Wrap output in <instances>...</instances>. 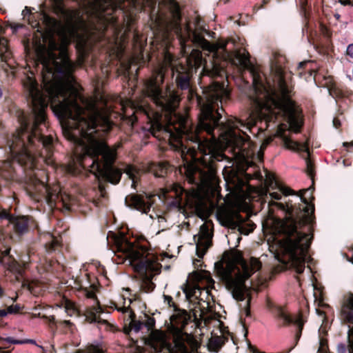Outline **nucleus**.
Returning <instances> with one entry per match:
<instances>
[{
    "label": "nucleus",
    "mask_w": 353,
    "mask_h": 353,
    "mask_svg": "<svg viewBox=\"0 0 353 353\" xmlns=\"http://www.w3.org/2000/svg\"><path fill=\"white\" fill-rule=\"evenodd\" d=\"M28 290L34 293V283H30L28 284Z\"/></svg>",
    "instance_id": "nucleus-41"
},
{
    "label": "nucleus",
    "mask_w": 353,
    "mask_h": 353,
    "mask_svg": "<svg viewBox=\"0 0 353 353\" xmlns=\"http://www.w3.org/2000/svg\"><path fill=\"white\" fill-rule=\"evenodd\" d=\"M41 174L44 175L45 172L39 171L38 173H34V175L30 179V185L32 188V192L38 194V199H44L51 208L55 206L57 202H60L65 208H68L70 201V195L61 192L59 184L47 185L45 180L47 179V177L41 179L39 177Z\"/></svg>",
    "instance_id": "nucleus-9"
},
{
    "label": "nucleus",
    "mask_w": 353,
    "mask_h": 353,
    "mask_svg": "<svg viewBox=\"0 0 353 353\" xmlns=\"http://www.w3.org/2000/svg\"><path fill=\"white\" fill-rule=\"evenodd\" d=\"M150 343L156 353H170V343L165 339L164 333L159 331H152L150 335Z\"/></svg>",
    "instance_id": "nucleus-16"
},
{
    "label": "nucleus",
    "mask_w": 353,
    "mask_h": 353,
    "mask_svg": "<svg viewBox=\"0 0 353 353\" xmlns=\"http://www.w3.org/2000/svg\"><path fill=\"white\" fill-rule=\"evenodd\" d=\"M137 38H138V34L137 33H134V40H137Z\"/></svg>",
    "instance_id": "nucleus-48"
},
{
    "label": "nucleus",
    "mask_w": 353,
    "mask_h": 353,
    "mask_svg": "<svg viewBox=\"0 0 353 353\" xmlns=\"http://www.w3.org/2000/svg\"><path fill=\"white\" fill-rule=\"evenodd\" d=\"M58 244V241L56 240H54L52 243L51 248L53 249Z\"/></svg>",
    "instance_id": "nucleus-45"
},
{
    "label": "nucleus",
    "mask_w": 353,
    "mask_h": 353,
    "mask_svg": "<svg viewBox=\"0 0 353 353\" xmlns=\"http://www.w3.org/2000/svg\"><path fill=\"white\" fill-rule=\"evenodd\" d=\"M216 216L221 225L233 229L238 228L243 234H248L255 228L254 223H246L238 212L227 208H219L216 212Z\"/></svg>",
    "instance_id": "nucleus-11"
},
{
    "label": "nucleus",
    "mask_w": 353,
    "mask_h": 353,
    "mask_svg": "<svg viewBox=\"0 0 353 353\" xmlns=\"http://www.w3.org/2000/svg\"><path fill=\"white\" fill-rule=\"evenodd\" d=\"M125 172L132 180L133 183H134L137 174H138L137 170L132 165H128L125 169Z\"/></svg>",
    "instance_id": "nucleus-27"
},
{
    "label": "nucleus",
    "mask_w": 353,
    "mask_h": 353,
    "mask_svg": "<svg viewBox=\"0 0 353 353\" xmlns=\"http://www.w3.org/2000/svg\"><path fill=\"white\" fill-rule=\"evenodd\" d=\"M261 265L259 259L252 256L244 259L241 252H236L225 265L216 263L215 268L227 288L232 291L234 298L243 301L246 292L245 281L259 271Z\"/></svg>",
    "instance_id": "nucleus-7"
},
{
    "label": "nucleus",
    "mask_w": 353,
    "mask_h": 353,
    "mask_svg": "<svg viewBox=\"0 0 353 353\" xmlns=\"http://www.w3.org/2000/svg\"><path fill=\"white\" fill-rule=\"evenodd\" d=\"M349 336L350 338L349 353H353V328L349 330Z\"/></svg>",
    "instance_id": "nucleus-34"
},
{
    "label": "nucleus",
    "mask_w": 353,
    "mask_h": 353,
    "mask_svg": "<svg viewBox=\"0 0 353 353\" xmlns=\"http://www.w3.org/2000/svg\"><path fill=\"white\" fill-rule=\"evenodd\" d=\"M327 345L326 340L321 339L320 346L318 350V353H327Z\"/></svg>",
    "instance_id": "nucleus-29"
},
{
    "label": "nucleus",
    "mask_w": 353,
    "mask_h": 353,
    "mask_svg": "<svg viewBox=\"0 0 353 353\" xmlns=\"http://www.w3.org/2000/svg\"><path fill=\"white\" fill-rule=\"evenodd\" d=\"M249 314H250V310H249V309H248V310H246V315H247V316H248V315H249Z\"/></svg>",
    "instance_id": "nucleus-50"
},
{
    "label": "nucleus",
    "mask_w": 353,
    "mask_h": 353,
    "mask_svg": "<svg viewBox=\"0 0 353 353\" xmlns=\"http://www.w3.org/2000/svg\"><path fill=\"white\" fill-rule=\"evenodd\" d=\"M341 312L343 319L350 324L353 325V294H350L346 298Z\"/></svg>",
    "instance_id": "nucleus-22"
},
{
    "label": "nucleus",
    "mask_w": 353,
    "mask_h": 353,
    "mask_svg": "<svg viewBox=\"0 0 353 353\" xmlns=\"http://www.w3.org/2000/svg\"><path fill=\"white\" fill-rule=\"evenodd\" d=\"M64 323H65V324H70V321H64Z\"/></svg>",
    "instance_id": "nucleus-52"
},
{
    "label": "nucleus",
    "mask_w": 353,
    "mask_h": 353,
    "mask_svg": "<svg viewBox=\"0 0 353 353\" xmlns=\"http://www.w3.org/2000/svg\"><path fill=\"white\" fill-rule=\"evenodd\" d=\"M320 31H321V34L327 39H329L331 37V33H330L329 29L326 26H325L323 25H321Z\"/></svg>",
    "instance_id": "nucleus-31"
},
{
    "label": "nucleus",
    "mask_w": 353,
    "mask_h": 353,
    "mask_svg": "<svg viewBox=\"0 0 353 353\" xmlns=\"http://www.w3.org/2000/svg\"><path fill=\"white\" fill-rule=\"evenodd\" d=\"M271 70L272 83L263 74L251 69L253 110L246 120L230 117L221 123L218 139L212 132L188 148L179 170L190 183L196 185V189L185 192L180 185L174 183L161 190L160 198L173 206H189L196 211L207 208L219 193L216 163L226 159L223 150L227 148L243 161L256 158L261 161L264 150L276 136L282 138L287 148L309 156L307 143L294 141L285 134L287 130L297 133L301 128L290 99L285 68L274 63Z\"/></svg>",
    "instance_id": "nucleus-2"
},
{
    "label": "nucleus",
    "mask_w": 353,
    "mask_h": 353,
    "mask_svg": "<svg viewBox=\"0 0 353 353\" xmlns=\"http://www.w3.org/2000/svg\"><path fill=\"white\" fill-rule=\"evenodd\" d=\"M113 261L117 264L126 263L142 279L141 287L146 292L154 290L152 280L161 272V264L158 256L149 248L143 237L128 239L122 236L115 239Z\"/></svg>",
    "instance_id": "nucleus-5"
},
{
    "label": "nucleus",
    "mask_w": 353,
    "mask_h": 353,
    "mask_svg": "<svg viewBox=\"0 0 353 353\" xmlns=\"http://www.w3.org/2000/svg\"><path fill=\"white\" fill-rule=\"evenodd\" d=\"M347 54L353 58V43L350 44L347 48Z\"/></svg>",
    "instance_id": "nucleus-37"
},
{
    "label": "nucleus",
    "mask_w": 353,
    "mask_h": 353,
    "mask_svg": "<svg viewBox=\"0 0 353 353\" xmlns=\"http://www.w3.org/2000/svg\"><path fill=\"white\" fill-rule=\"evenodd\" d=\"M192 279L193 283H188L183 290L187 299L209 303L212 299L210 290L214 285L210 273L205 270L196 271L192 274Z\"/></svg>",
    "instance_id": "nucleus-10"
},
{
    "label": "nucleus",
    "mask_w": 353,
    "mask_h": 353,
    "mask_svg": "<svg viewBox=\"0 0 353 353\" xmlns=\"http://www.w3.org/2000/svg\"><path fill=\"white\" fill-rule=\"evenodd\" d=\"M243 185H244V182L242 180H240L238 185H236V188L241 189Z\"/></svg>",
    "instance_id": "nucleus-42"
},
{
    "label": "nucleus",
    "mask_w": 353,
    "mask_h": 353,
    "mask_svg": "<svg viewBox=\"0 0 353 353\" xmlns=\"http://www.w3.org/2000/svg\"><path fill=\"white\" fill-rule=\"evenodd\" d=\"M333 123H334V125L336 128H338L339 127V125H340V121H339V119H336V118H335V119H334V120H333Z\"/></svg>",
    "instance_id": "nucleus-40"
},
{
    "label": "nucleus",
    "mask_w": 353,
    "mask_h": 353,
    "mask_svg": "<svg viewBox=\"0 0 353 353\" xmlns=\"http://www.w3.org/2000/svg\"><path fill=\"white\" fill-rule=\"evenodd\" d=\"M190 318L187 311L177 308H174V312L170 316L168 329L172 335L175 347L181 353H192L197 347V343L194 337L184 331Z\"/></svg>",
    "instance_id": "nucleus-8"
},
{
    "label": "nucleus",
    "mask_w": 353,
    "mask_h": 353,
    "mask_svg": "<svg viewBox=\"0 0 353 353\" xmlns=\"http://www.w3.org/2000/svg\"><path fill=\"white\" fill-rule=\"evenodd\" d=\"M2 353H10V352L9 351H3V350H2Z\"/></svg>",
    "instance_id": "nucleus-53"
},
{
    "label": "nucleus",
    "mask_w": 353,
    "mask_h": 353,
    "mask_svg": "<svg viewBox=\"0 0 353 353\" xmlns=\"http://www.w3.org/2000/svg\"><path fill=\"white\" fill-rule=\"evenodd\" d=\"M349 145V143H344V145H345V146H346V145Z\"/></svg>",
    "instance_id": "nucleus-54"
},
{
    "label": "nucleus",
    "mask_w": 353,
    "mask_h": 353,
    "mask_svg": "<svg viewBox=\"0 0 353 353\" xmlns=\"http://www.w3.org/2000/svg\"><path fill=\"white\" fill-rule=\"evenodd\" d=\"M86 296L88 298L92 299L96 302V305H94L86 310V320L90 323H97L99 325H108V321L101 317V314L103 312V311L101 307L99 305V302L97 299L95 293L94 292L89 291L88 292Z\"/></svg>",
    "instance_id": "nucleus-14"
},
{
    "label": "nucleus",
    "mask_w": 353,
    "mask_h": 353,
    "mask_svg": "<svg viewBox=\"0 0 353 353\" xmlns=\"http://www.w3.org/2000/svg\"><path fill=\"white\" fill-rule=\"evenodd\" d=\"M0 340H3V341H6L10 343H12V344H21L23 342L21 341H18V340H14V339H12V338H7V339H1L0 338Z\"/></svg>",
    "instance_id": "nucleus-36"
},
{
    "label": "nucleus",
    "mask_w": 353,
    "mask_h": 353,
    "mask_svg": "<svg viewBox=\"0 0 353 353\" xmlns=\"http://www.w3.org/2000/svg\"><path fill=\"white\" fill-rule=\"evenodd\" d=\"M1 29L2 28L0 26V34H1ZM8 42L6 38L0 37V59L11 69L12 73L14 74L16 72L14 65V61L12 59V52L8 48Z\"/></svg>",
    "instance_id": "nucleus-18"
},
{
    "label": "nucleus",
    "mask_w": 353,
    "mask_h": 353,
    "mask_svg": "<svg viewBox=\"0 0 353 353\" xmlns=\"http://www.w3.org/2000/svg\"><path fill=\"white\" fill-rule=\"evenodd\" d=\"M3 293V290L2 288L0 286V297L2 296Z\"/></svg>",
    "instance_id": "nucleus-47"
},
{
    "label": "nucleus",
    "mask_w": 353,
    "mask_h": 353,
    "mask_svg": "<svg viewBox=\"0 0 353 353\" xmlns=\"http://www.w3.org/2000/svg\"><path fill=\"white\" fill-rule=\"evenodd\" d=\"M169 10L171 14V20L169 29L172 31L180 40L181 44L186 41L192 39V42L201 47L203 50H208L212 54L209 61H204L203 71L201 75V83L204 81L205 77L214 78L221 77L225 73L226 61L218 57L220 50L225 51L227 43H212L206 40L204 37L195 31H192L188 25H186L183 30L181 26V14L179 4L174 0L169 3Z\"/></svg>",
    "instance_id": "nucleus-6"
},
{
    "label": "nucleus",
    "mask_w": 353,
    "mask_h": 353,
    "mask_svg": "<svg viewBox=\"0 0 353 353\" xmlns=\"http://www.w3.org/2000/svg\"><path fill=\"white\" fill-rule=\"evenodd\" d=\"M236 58L239 61V64L244 68H249L250 67V55L245 50L241 52L239 50L236 53Z\"/></svg>",
    "instance_id": "nucleus-25"
},
{
    "label": "nucleus",
    "mask_w": 353,
    "mask_h": 353,
    "mask_svg": "<svg viewBox=\"0 0 353 353\" xmlns=\"http://www.w3.org/2000/svg\"><path fill=\"white\" fill-rule=\"evenodd\" d=\"M8 314H9L8 307L6 309L0 310V316H5Z\"/></svg>",
    "instance_id": "nucleus-39"
},
{
    "label": "nucleus",
    "mask_w": 353,
    "mask_h": 353,
    "mask_svg": "<svg viewBox=\"0 0 353 353\" xmlns=\"http://www.w3.org/2000/svg\"><path fill=\"white\" fill-rule=\"evenodd\" d=\"M0 353H2V348L0 347Z\"/></svg>",
    "instance_id": "nucleus-56"
},
{
    "label": "nucleus",
    "mask_w": 353,
    "mask_h": 353,
    "mask_svg": "<svg viewBox=\"0 0 353 353\" xmlns=\"http://www.w3.org/2000/svg\"><path fill=\"white\" fill-rule=\"evenodd\" d=\"M14 228L18 232H24L28 228V218L25 216L17 218L14 221Z\"/></svg>",
    "instance_id": "nucleus-26"
},
{
    "label": "nucleus",
    "mask_w": 353,
    "mask_h": 353,
    "mask_svg": "<svg viewBox=\"0 0 353 353\" xmlns=\"http://www.w3.org/2000/svg\"><path fill=\"white\" fill-rule=\"evenodd\" d=\"M276 315L278 318L283 321V325H290L293 323L296 325L299 330L296 333V337L299 338L301 336L303 327L305 322L302 314L299 313L297 315L292 316L288 314V311L285 308L279 307L277 310Z\"/></svg>",
    "instance_id": "nucleus-15"
},
{
    "label": "nucleus",
    "mask_w": 353,
    "mask_h": 353,
    "mask_svg": "<svg viewBox=\"0 0 353 353\" xmlns=\"http://www.w3.org/2000/svg\"><path fill=\"white\" fill-rule=\"evenodd\" d=\"M279 192H270V201H268L269 212L273 214L276 209L282 212L285 217L279 221V231L283 238L278 241L275 257L281 263L293 268L298 274L305 270L307 252L312 239V234L302 230L307 225L310 231L314 213V206L310 205L306 199L301 198L304 203L303 208L294 206L291 202H277L282 194L289 195L292 190L287 188L279 187Z\"/></svg>",
    "instance_id": "nucleus-4"
},
{
    "label": "nucleus",
    "mask_w": 353,
    "mask_h": 353,
    "mask_svg": "<svg viewBox=\"0 0 353 353\" xmlns=\"http://www.w3.org/2000/svg\"><path fill=\"white\" fill-rule=\"evenodd\" d=\"M8 308L9 314H16L20 311L21 307L19 305H12Z\"/></svg>",
    "instance_id": "nucleus-32"
},
{
    "label": "nucleus",
    "mask_w": 353,
    "mask_h": 353,
    "mask_svg": "<svg viewBox=\"0 0 353 353\" xmlns=\"http://www.w3.org/2000/svg\"><path fill=\"white\" fill-rule=\"evenodd\" d=\"M349 261H351L353 263V258L350 259Z\"/></svg>",
    "instance_id": "nucleus-55"
},
{
    "label": "nucleus",
    "mask_w": 353,
    "mask_h": 353,
    "mask_svg": "<svg viewBox=\"0 0 353 353\" xmlns=\"http://www.w3.org/2000/svg\"><path fill=\"white\" fill-rule=\"evenodd\" d=\"M270 180L272 181V180H274V176H272V178L270 177Z\"/></svg>",
    "instance_id": "nucleus-51"
},
{
    "label": "nucleus",
    "mask_w": 353,
    "mask_h": 353,
    "mask_svg": "<svg viewBox=\"0 0 353 353\" xmlns=\"http://www.w3.org/2000/svg\"><path fill=\"white\" fill-rule=\"evenodd\" d=\"M9 252L10 249L4 251L0 250V263L4 264L9 271L16 274L18 279L19 276L22 275L23 269L14 259L8 256Z\"/></svg>",
    "instance_id": "nucleus-20"
},
{
    "label": "nucleus",
    "mask_w": 353,
    "mask_h": 353,
    "mask_svg": "<svg viewBox=\"0 0 353 353\" xmlns=\"http://www.w3.org/2000/svg\"><path fill=\"white\" fill-rule=\"evenodd\" d=\"M129 32L130 28H128V30H125L120 37L117 35L114 46L110 50V54L114 56L119 61H121L126 46L130 40Z\"/></svg>",
    "instance_id": "nucleus-17"
},
{
    "label": "nucleus",
    "mask_w": 353,
    "mask_h": 353,
    "mask_svg": "<svg viewBox=\"0 0 353 353\" xmlns=\"http://www.w3.org/2000/svg\"><path fill=\"white\" fill-rule=\"evenodd\" d=\"M116 23V20L114 17H112L110 19V23L114 24Z\"/></svg>",
    "instance_id": "nucleus-46"
},
{
    "label": "nucleus",
    "mask_w": 353,
    "mask_h": 353,
    "mask_svg": "<svg viewBox=\"0 0 353 353\" xmlns=\"http://www.w3.org/2000/svg\"><path fill=\"white\" fill-rule=\"evenodd\" d=\"M65 308L66 312L70 316H72L77 313V310H76L75 305L72 302L66 301L65 305Z\"/></svg>",
    "instance_id": "nucleus-28"
},
{
    "label": "nucleus",
    "mask_w": 353,
    "mask_h": 353,
    "mask_svg": "<svg viewBox=\"0 0 353 353\" xmlns=\"http://www.w3.org/2000/svg\"><path fill=\"white\" fill-rule=\"evenodd\" d=\"M172 55L165 52L163 62L146 80L142 96L123 105V114L133 125L146 121L144 130L159 141L168 142L180 152L181 159L189 148L196 145L219 125V103H225L230 91L224 83L213 82L203 87L205 99L190 86L193 69L203 64L201 52L193 50L186 64L172 66Z\"/></svg>",
    "instance_id": "nucleus-3"
},
{
    "label": "nucleus",
    "mask_w": 353,
    "mask_h": 353,
    "mask_svg": "<svg viewBox=\"0 0 353 353\" xmlns=\"http://www.w3.org/2000/svg\"><path fill=\"white\" fill-rule=\"evenodd\" d=\"M307 169L309 175L312 176L313 174V169L311 163L310 162L309 160L307 161Z\"/></svg>",
    "instance_id": "nucleus-38"
},
{
    "label": "nucleus",
    "mask_w": 353,
    "mask_h": 353,
    "mask_svg": "<svg viewBox=\"0 0 353 353\" xmlns=\"http://www.w3.org/2000/svg\"><path fill=\"white\" fill-rule=\"evenodd\" d=\"M45 318L48 319V321L50 322V323H53L54 321V316H50L49 317H46V316H44Z\"/></svg>",
    "instance_id": "nucleus-44"
},
{
    "label": "nucleus",
    "mask_w": 353,
    "mask_h": 353,
    "mask_svg": "<svg viewBox=\"0 0 353 353\" xmlns=\"http://www.w3.org/2000/svg\"><path fill=\"white\" fill-rule=\"evenodd\" d=\"M70 43H35L37 59L27 61L22 79L24 91L32 101V113L27 116L21 112L20 128L7 141L11 159L29 169L35 168L37 157L48 165L54 164L53 137L47 134L46 114L50 103L63 120L64 137L77 145L74 155L79 165L117 184L122 172L113 166L117 149L105 141L113 125L111 108L105 96L98 91L85 97L72 75L75 64L82 66L99 43H76L75 63L68 56Z\"/></svg>",
    "instance_id": "nucleus-1"
},
{
    "label": "nucleus",
    "mask_w": 353,
    "mask_h": 353,
    "mask_svg": "<svg viewBox=\"0 0 353 353\" xmlns=\"http://www.w3.org/2000/svg\"><path fill=\"white\" fill-rule=\"evenodd\" d=\"M302 69H304L309 74V76H314V79L316 81L317 77L321 74L320 69L317 68L316 63L312 61H305L299 63L298 70H299V76H303Z\"/></svg>",
    "instance_id": "nucleus-21"
},
{
    "label": "nucleus",
    "mask_w": 353,
    "mask_h": 353,
    "mask_svg": "<svg viewBox=\"0 0 353 353\" xmlns=\"http://www.w3.org/2000/svg\"><path fill=\"white\" fill-rule=\"evenodd\" d=\"M212 223L206 221L201 226L196 240V236H194V240L196 241V254L199 258H202L212 245Z\"/></svg>",
    "instance_id": "nucleus-12"
},
{
    "label": "nucleus",
    "mask_w": 353,
    "mask_h": 353,
    "mask_svg": "<svg viewBox=\"0 0 353 353\" xmlns=\"http://www.w3.org/2000/svg\"><path fill=\"white\" fill-rule=\"evenodd\" d=\"M170 165L167 162L152 163L150 171L157 177H163L168 172Z\"/></svg>",
    "instance_id": "nucleus-23"
},
{
    "label": "nucleus",
    "mask_w": 353,
    "mask_h": 353,
    "mask_svg": "<svg viewBox=\"0 0 353 353\" xmlns=\"http://www.w3.org/2000/svg\"><path fill=\"white\" fill-rule=\"evenodd\" d=\"M339 1L343 4V5H348L350 4V1L349 0H339Z\"/></svg>",
    "instance_id": "nucleus-43"
},
{
    "label": "nucleus",
    "mask_w": 353,
    "mask_h": 353,
    "mask_svg": "<svg viewBox=\"0 0 353 353\" xmlns=\"http://www.w3.org/2000/svg\"><path fill=\"white\" fill-rule=\"evenodd\" d=\"M167 298L169 299V303H170V302H172V297H170V296H168Z\"/></svg>",
    "instance_id": "nucleus-49"
},
{
    "label": "nucleus",
    "mask_w": 353,
    "mask_h": 353,
    "mask_svg": "<svg viewBox=\"0 0 353 353\" xmlns=\"http://www.w3.org/2000/svg\"><path fill=\"white\" fill-rule=\"evenodd\" d=\"M67 171L70 173V174H76L77 172V170L76 168H74V162L73 161L72 164H69L68 165V168H67Z\"/></svg>",
    "instance_id": "nucleus-35"
},
{
    "label": "nucleus",
    "mask_w": 353,
    "mask_h": 353,
    "mask_svg": "<svg viewBox=\"0 0 353 353\" xmlns=\"http://www.w3.org/2000/svg\"><path fill=\"white\" fill-rule=\"evenodd\" d=\"M12 162L10 160L0 162V178L2 177L6 180L12 177Z\"/></svg>",
    "instance_id": "nucleus-24"
},
{
    "label": "nucleus",
    "mask_w": 353,
    "mask_h": 353,
    "mask_svg": "<svg viewBox=\"0 0 353 353\" xmlns=\"http://www.w3.org/2000/svg\"><path fill=\"white\" fill-rule=\"evenodd\" d=\"M153 195L130 194L125 198L126 204L143 213H148L153 203Z\"/></svg>",
    "instance_id": "nucleus-13"
},
{
    "label": "nucleus",
    "mask_w": 353,
    "mask_h": 353,
    "mask_svg": "<svg viewBox=\"0 0 353 353\" xmlns=\"http://www.w3.org/2000/svg\"><path fill=\"white\" fill-rule=\"evenodd\" d=\"M130 303L131 301L130 300L128 306L123 305L122 307H118L116 305L115 308L125 315V319L129 322V329L134 330L135 332H138L141 329L143 323L135 320V314L130 307Z\"/></svg>",
    "instance_id": "nucleus-19"
},
{
    "label": "nucleus",
    "mask_w": 353,
    "mask_h": 353,
    "mask_svg": "<svg viewBox=\"0 0 353 353\" xmlns=\"http://www.w3.org/2000/svg\"><path fill=\"white\" fill-rule=\"evenodd\" d=\"M137 62V58L134 57H132L131 58H130V59L128 60V62L125 64L123 62H121V65L125 68V70L127 72L129 71V70L130 69V67L132 64H134L136 63Z\"/></svg>",
    "instance_id": "nucleus-30"
},
{
    "label": "nucleus",
    "mask_w": 353,
    "mask_h": 353,
    "mask_svg": "<svg viewBox=\"0 0 353 353\" xmlns=\"http://www.w3.org/2000/svg\"><path fill=\"white\" fill-rule=\"evenodd\" d=\"M154 323L155 322L154 319L149 318L146 320L144 324L147 327L148 330H150L153 328V327L154 326Z\"/></svg>",
    "instance_id": "nucleus-33"
}]
</instances>
